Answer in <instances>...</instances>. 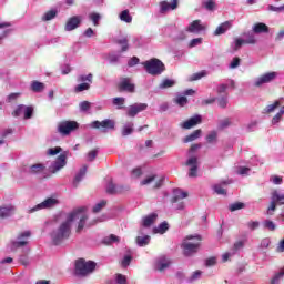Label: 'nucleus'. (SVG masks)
<instances>
[{"instance_id":"nucleus-57","label":"nucleus","mask_w":284,"mask_h":284,"mask_svg":"<svg viewBox=\"0 0 284 284\" xmlns=\"http://www.w3.org/2000/svg\"><path fill=\"white\" fill-rule=\"evenodd\" d=\"M213 190H214L215 194H219V195L227 194V192H225V189L221 187V185H219V184L214 185Z\"/></svg>"},{"instance_id":"nucleus-63","label":"nucleus","mask_w":284,"mask_h":284,"mask_svg":"<svg viewBox=\"0 0 284 284\" xmlns=\"http://www.w3.org/2000/svg\"><path fill=\"white\" fill-rule=\"evenodd\" d=\"M268 10L271 11V12H283L284 11V4L283 6H281V7H274V6H268Z\"/></svg>"},{"instance_id":"nucleus-64","label":"nucleus","mask_w":284,"mask_h":284,"mask_svg":"<svg viewBox=\"0 0 284 284\" xmlns=\"http://www.w3.org/2000/svg\"><path fill=\"white\" fill-rule=\"evenodd\" d=\"M250 172V168L247 166H239L237 168V174L243 175V174H247Z\"/></svg>"},{"instance_id":"nucleus-43","label":"nucleus","mask_w":284,"mask_h":284,"mask_svg":"<svg viewBox=\"0 0 284 284\" xmlns=\"http://www.w3.org/2000/svg\"><path fill=\"white\" fill-rule=\"evenodd\" d=\"M281 106V102L280 101H275L273 104H268L265 109L266 114H272V112H274V110H276V108Z\"/></svg>"},{"instance_id":"nucleus-37","label":"nucleus","mask_w":284,"mask_h":284,"mask_svg":"<svg viewBox=\"0 0 284 284\" xmlns=\"http://www.w3.org/2000/svg\"><path fill=\"white\" fill-rule=\"evenodd\" d=\"M170 265H172V261H170L169 258H166V262H159L156 265V270L159 272H163L164 270H168V267H170Z\"/></svg>"},{"instance_id":"nucleus-34","label":"nucleus","mask_w":284,"mask_h":284,"mask_svg":"<svg viewBox=\"0 0 284 284\" xmlns=\"http://www.w3.org/2000/svg\"><path fill=\"white\" fill-rule=\"evenodd\" d=\"M120 19L124 21V23H132V16H130V10H123L120 13Z\"/></svg>"},{"instance_id":"nucleus-14","label":"nucleus","mask_w":284,"mask_h":284,"mask_svg":"<svg viewBox=\"0 0 284 284\" xmlns=\"http://www.w3.org/2000/svg\"><path fill=\"white\" fill-rule=\"evenodd\" d=\"M144 110H148V103H135L129 106L126 115L134 119L139 112H144Z\"/></svg>"},{"instance_id":"nucleus-59","label":"nucleus","mask_w":284,"mask_h":284,"mask_svg":"<svg viewBox=\"0 0 284 284\" xmlns=\"http://www.w3.org/2000/svg\"><path fill=\"white\" fill-rule=\"evenodd\" d=\"M132 263V256L126 255L122 260V267H128Z\"/></svg>"},{"instance_id":"nucleus-7","label":"nucleus","mask_w":284,"mask_h":284,"mask_svg":"<svg viewBox=\"0 0 284 284\" xmlns=\"http://www.w3.org/2000/svg\"><path fill=\"white\" fill-rule=\"evenodd\" d=\"M64 165H68V155L65 153H61L49 166V172H51V174H57V172L63 170Z\"/></svg>"},{"instance_id":"nucleus-54","label":"nucleus","mask_w":284,"mask_h":284,"mask_svg":"<svg viewBox=\"0 0 284 284\" xmlns=\"http://www.w3.org/2000/svg\"><path fill=\"white\" fill-rule=\"evenodd\" d=\"M89 19L92 20L93 26H99V21L101 20V16L99 13H90Z\"/></svg>"},{"instance_id":"nucleus-15","label":"nucleus","mask_w":284,"mask_h":284,"mask_svg":"<svg viewBox=\"0 0 284 284\" xmlns=\"http://www.w3.org/2000/svg\"><path fill=\"white\" fill-rule=\"evenodd\" d=\"M185 165L191 166L190 171H189V176L196 178L199 175L197 174V172H199V159L196 156L190 158L186 161Z\"/></svg>"},{"instance_id":"nucleus-40","label":"nucleus","mask_w":284,"mask_h":284,"mask_svg":"<svg viewBox=\"0 0 284 284\" xmlns=\"http://www.w3.org/2000/svg\"><path fill=\"white\" fill-rule=\"evenodd\" d=\"M203 8L212 12L216 9V2L214 0H207L203 2Z\"/></svg>"},{"instance_id":"nucleus-19","label":"nucleus","mask_w":284,"mask_h":284,"mask_svg":"<svg viewBox=\"0 0 284 284\" xmlns=\"http://www.w3.org/2000/svg\"><path fill=\"white\" fill-rule=\"evenodd\" d=\"M203 30H205V27L203 24H201V20H194L187 27L186 32H192V33L199 34V32H203Z\"/></svg>"},{"instance_id":"nucleus-4","label":"nucleus","mask_w":284,"mask_h":284,"mask_svg":"<svg viewBox=\"0 0 284 284\" xmlns=\"http://www.w3.org/2000/svg\"><path fill=\"white\" fill-rule=\"evenodd\" d=\"M97 270V264L94 261H85V258H79L75 262V274L77 276H88Z\"/></svg>"},{"instance_id":"nucleus-11","label":"nucleus","mask_w":284,"mask_h":284,"mask_svg":"<svg viewBox=\"0 0 284 284\" xmlns=\"http://www.w3.org/2000/svg\"><path fill=\"white\" fill-rule=\"evenodd\" d=\"M118 90L120 92H129L130 94H133V92L136 90V85L132 83V79L121 78L120 82L118 83Z\"/></svg>"},{"instance_id":"nucleus-20","label":"nucleus","mask_w":284,"mask_h":284,"mask_svg":"<svg viewBox=\"0 0 284 284\" xmlns=\"http://www.w3.org/2000/svg\"><path fill=\"white\" fill-rule=\"evenodd\" d=\"M254 34H267L270 32V27L263 22H257L252 28Z\"/></svg>"},{"instance_id":"nucleus-60","label":"nucleus","mask_w":284,"mask_h":284,"mask_svg":"<svg viewBox=\"0 0 284 284\" xmlns=\"http://www.w3.org/2000/svg\"><path fill=\"white\" fill-rule=\"evenodd\" d=\"M116 283L118 284H128V278L123 274H116Z\"/></svg>"},{"instance_id":"nucleus-45","label":"nucleus","mask_w":284,"mask_h":284,"mask_svg":"<svg viewBox=\"0 0 284 284\" xmlns=\"http://www.w3.org/2000/svg\"><path fill=\"white\" fill-rule=\"evenodd\" d=\"M116 43L119 45H122V52H128L130 45L128 44V38H122L120 40H116Z\"/></svg>"},{"instance_id":"nucleus-3","label":"nucleus","mask_w":284,"mask_h":284,"mask_svg":"<svg viewBox=\"0 0 284 284\" xmlns=\"http://www.w3.org/2000/svg\"><path fill=\"white\" fill-rule=\"evenodd\" d=\"M142 65L146 70L148 74H151L152 77H159V74H163V72H165V64L156 58L142 62Z\"/></svg>"},{"instance_id":"nucleus-53","label":"nucleus","mask_w":284,"mask_h":284,"mask_svg":"<svg viewBox=\"0 0 284 284\" xmlns=\"http://www.w3.org/2000/svg\"><path fill=\"white\" fill-rule=\"evenodd\" d=\"M60 152H63V149H61V146H55L48 150L49 156H55V154H60Z\"/></svg>"},{"instance_id":"nucleus-6","label":"nucleus","mask_w":284,"mask_h":284,"mask_svg":"<svg viewBox=\"0 0 284 284\" xmlns=\"http://www.w3.org/2000/svg\"><path fill=\"white\" fill-rule=\"evenodd\" d=\"M74 130H79V122L77 121H63L58 125V132L63 136H68Z\"/></svg>"},{"instance_id":"nucleus-16","label":"nucleus","mask_w":284,"mask_h":284,"mask_svg":"<svg viewBox=\"0 0 284 284\" xmlns=\"http://www.w3.org/2000/svg\"><path fill=\"white\" fill-rule=\"evenodd\" d=\"M81 19H82L81 16H73L69 18L64 27L65 31L72 32V30H77V28L81 26Z\"/></svg>"},{"instance_id":"nucleus-49","label":"nucleus","mask_w":284,"mask_h":284,"mask_svg":"<svg viewBox=\"0 0 284 284\" xmlns=\"http://www.w3.org/2000/svg\"><path fill=\"white\" fill-rule=\"evenodd\" d=\"M219 139V134L216 131H212L210 134L206 135L207 143H214Z\"/></svg>"},{"instance_id":"nucleus-55","label":"nucleus","mask_w":284,"mask_h":284,"mask_svg":"<svg viewBox=\"0 0 284 284\" xmlns=\"http://www.w3.org/2000/svg\"><path fill=\"white\" fill-rule=\"evenodd\" d=\"M205 71H201V72H197V73H194L190 79L189 81H199L200 79H203V77H205Z\"/></svg>"},{"instance_id":"nucleus-47","label":"nucleus","mask_w":284,"mask_h":284,"mask_svg":"<svg viewBox=\"0 0 284 284\" xmlns=\"http://www.w3.org/2000/svg\"><path fill=\"white\" fill-rule=\"evenodd\" d=\"M153 181H156V175H149L144 180L140 182L141 185H150V183H153Z\"/></svg>"},{"instance_id":"nucleus-22","label":"nucleus","mask_w":284,"mask_h":284,"mask_svg":"<svg viewBox=\"0 0 284 284\" xmlns=\"http://www.w3.org/2000/svg\"><path fill=\"white\" fill-rule=\"evenodd\" d=\"M230 28H232V22L225 21L221 23L214 31L215 37H220V34H225Z\"/></svg>"},{"instance_id":"nucleus-32","label":"nucleus","mask_w":284,"mask_h":284,"mask_svg":"<svg viewBox=\"0 0 284 284\" xmlns=\"http://www.w3.org/2000/svg\"><path fill=\"white\" fill-rule=\"evenodd\" d=\"M31 90L33 92H43V90H45V84H43V82L33 81L31 83Z\"/></svg>"},{"instance_id":"nucleus-58","label":"nucleus","mask_w":284,"mask_h":284,"mask_svg":"<svg viewBox=\"0 0 284 284\" xmlns=\"http://www.w3.org/2000/svg\"><path fill=\"white\" fill-rule=\"evenodd\" d=\"M260 225L261 223L258 221H251L247 223L248 230H252V231L258 230Z\"/></svg>"},{"instance_id":"nucleus-12","label":"nucleus","mask_w":284,"mask_h":284,"mask_svg":"<svg viewBox=\"0 0 284 284\" xmlns=\"http://www.w3.org/2000/svg\"><path fill=\"white\" fill-rule=\"evenodd\" d=\"M282 201H283V197H281V194H278L277 191L273 192L271 197V204L267 207L266 214L268 216H274V212H276V205H283Z\"/></svg>"},{"instance_id":"nucleus-8","label":"nucleus","mask_w":284,"mask_h":284,"mask_svg":"<svg viewBox=\"0 0 284 284\" xmlns=\"http://www.w3.org/2000/svg\"><path fill=\"white\" fill-rule=\"evenodd\" d=\"M78 210H81L75 216H74V221L75 219H79V223H78V227L75 230V232L78 234H81V232H83V229L85 227V223L88 221V207L87 206H80L78 207Z\"/></svg>"},{"instance_id":"nucleus-26","label":"nucleus","mask_w":284,"mask_h":284,"mask_svg":"<svg viewBox=\"0 0 284 284\" xmlns=\"http://www.w3.org/2000/svg\"><path fill=\"white\" fill-rule=\"evenodd\" d=\"M203 131L201 129L193 131L191 134L184 138L183 143H192V141H196V139H199Z\"/></svg>"},{"instance_id":"nucleus-2","label":"nucleus","mask_w":284,"mask_h":284,"mask_svg":"<svg viewBox=\"0 0 284 284\" xmlns=\"http://www.w3.org/2000/svg\"><path fill=\"white\" fill-rule=\"evenodd\" d=\"M201 241H203V237L199 234L187 235L181 244L184 256H194L201 250Z\"/></svg>"},{"instance_id":"nucleus-10","label":"nucleus","mask_w":284,"mask_h":284,"mask_svg":"<svg viewBox=\"0 0 284 284\" xmlns=\"http://www.w3.org/2000/svg\"><path fill=\"white\" fill-rule=\"evenodd\" d=\"M277 77H278V72H275V71L266 72L260 75L255 80V88H261V85H265V83H272V81H276Z\"/></svg>"},{"instance_id":"nucleus-30","label":"nucleus","mask_w":284,"mask_h":284,"mask_svg":"<svg viewBox=\"0 0 284 284\" xmlns=\"http://www.w3.org/2000/svg\"><path fill=\"white\" fill-rule=\"evenodd\" d=\"M119 192H121V190H119L116 187V184L111 180L108 182V185H106V193L108 194H119Z\"/></svg>"},{"instance_id":"nucleus-46","label":"nucleus","mask_w":284,"mask_h":284,"mask_svg":"<svg viewBox=\"0 0 284 284\" xmlns=\"http://www.w3.org/2000/svg\"><path fill=\"white\" fill-rule=\"evenodd\" d=\"M245 204L243 202L233 203L229 206L230 212H236V210H243Z\"/></svg>"},{"instance_id":"nucleus-18","label":"nucleus","mask_w":284,"mask_h":284,"mask_svg":"<svg viewBox=\"0 0 284 284\" xmlns=\"http://www.w3.org/2000/svg\"><path fill=\"white\" fill-rule=\"evenodd\" d=\"M160 12L162 14H165V12H169V10H176L179 8V0H172V3H169L168 1L160 2Z\"/></svg>"},{"instance_id":"nucleus-33","label":"nucleus","mask_w":284,"mask_h":284,"mask_svg":"<svg viewBox=\"0 0 284 284\" xmlns=\"http://www.w3.org/2000/svg\"><path fill=\"white\" fill-rule=\"evenodd\" d=\"M176 85V81L170 80V79H164L162 83L160 84L161 90H166L168 88H174Z\"/></svg>"},{"instance_id":"nucleus-28","label":"nucleus","mask_w":284,"mask_h":284,"mask_svg":"<svg viewBox=\"0 0 284 284\" xmlns=\"http://www.w3.org/2000/svg\"><path fill=\"white\" fill-rule=\"evenodd\" d=\"M170 230L168 222H162L158 227L153 229V234H165Z\"/></svg>"},{"instance_id":"nucleus-25","label":"nucleus","mask_w":284,"mask_h":284,"mask_svg":"<svg viewBox=\"0 0 284 284\" xmlns=\"http://www.w3.org/2000/svg\"><path fill=\"white\" fill-rule=\"evenodd\" d=\"M173 197H172V203H178V201H181L183 199H187L189 194L187 192L181 190V189H175L173 191Z\"/></svg>"},{"instance_id":"nucleus-31","label":"nucleus","mask_w":284,"mask_h":284,"mask_svg":"<svg viewBox=\"0 0 284 284\" xmlns=\"http://www.w3.org/2000/svg\"><path fill=\"white\" fill-rule=\"evenodd\" d=\"M244 37H246V40H244L246 45H256V37L254 36L253 32L248 31L244 33Z\"/></svg>"},{"instance_id":"nucleus-9","label":"nucleus","mask_w":284,"mask_h":284,"mask_svg":"<svg viewBox=\"0 0 284 284\" xmlns=\"http://www.w3.org/2000/svg\"><path fill=\"white\" fill-rule=\"evenodd\" d=\"M54 205H59V200H57L54 197H48L42 203L37 204L34 207H31L29 210V214L39 212V210H50V207H54Z\"/></svg>"},{"instance_id":"nucleus-38","label":"nucleus","mask_w":284,"mask_h":284,"mask_svg":"<svg viewBox=\"0 0 284 284\" xmlns=\"http://www.w3.org/2000/svg\"><path fill=\"white\" fill-rule=\"evenodd\" d=\"M57 17V10H50L44 13L42 21H52Z\"/></svg>"},{"instance_id":"nucleus-56","label":"nucleus","mask_w":284,"mask_h":284,"mask_svg":"<svg viewBox=\"0 0 284 284\" xmlns=\"http://www.w3.org/2000/svg\"><path fill=\"white\" fill-rule=\"evenodd\" d=\"M99 155V149H93L88 153V161H94Z\"/></svg>"},{"instance_id":"nucleus-41","label":"nucleus","mask_w":284,"mask_h":284,"mask_svg":"<svg viewBox=\"0 0 284 284\" xmlns=\"http://www.w3.org/2000/svg\"><path fill=\"white\" fill-rule=\"evenodd\" d=\"M121 132L122 136H130L134 132V124L123 126Z\"/></svg>"},{"instance_id":"nucleus-61","label":"nucleus","mask_w":284,"mask_h":284,"mask_svg":"<svg viewBox=\"0 0 284 284\" xmlns=\"http://www.w3.org/2000/svg\"><path fill=\"white\" fill-rule=\"evenodd\" d=\"M132 176H134L135 179H139V176H141L143 174V170L141 168H135L131 171Z\"/></svg>"},{"instance_id":"nucleus-1","label":"nucleus","mask_w":284,"mask_h":284,"mask_svg":"<svg viewBox=\"0 0 284 284\" xmlns=\"http://www.w3.org/2000/svg\"><path fill=\"white\" fill-rule=\"evenodd\" d=\"M83 209H75L71 213L68 214L67 221L63 222L60 227L58 229V232L52 233V241L54 245H60V243L65 240L70 239V225L74 221V217L79 212H81Z\"/></svg>"},{"instance_id":"nucleus-21","label":"nucleus","mask_w":284,"mask_h":284,"mask_svg":"<svg viewBox=\"0 0 284 284\" xmlns=\"http://www.w3.org/2000/svg\"><path fill=\"white\" fill-rule=\"evenodd\" d=\"M88 172V166L84 165L82 166L78 174L75 175L74 180H73V187H79V184L83 181V178L85 176Z\"/></svg>"},{"instance_id":"nucleus-27","label":"nucleus","mask_w":284,"mask_h":284,"mask_svg":"<svg viewBox=\"0 0 284 284\" xmlns=\"http://www.w3.org/2000/svg\"><path fill=\"white\" fill-rule=\"evenodd\" d=\"M45 171V165L38 163L30 166L29 174H42Z\"/></svg>"},{"instance_id":"nucleus-24","label":"nucleus","mask_w":284,"mask_h":284,"mask_svg":"<svg viewBox=\"0 0 284 284\" xmlns=\"http://www.w3.org/2000/svg\"><path fill=\"white\" fill-rule=\"evenodd\" d=\"M14 214V206L7 205L0 207V219H8L9 216H12Z\"/></svg>"},{"instance_id":"nucleus-48","label":"nucleus","mask_w":284,"mask_h":284,"mask_svg":"<svg viewBox=\"0 0 284 284\" xmlns=\"http://www.w3.org/2000/svg\"><path fill=\"white\" fill-rule=\"evenodd\" d=\"M79 108H80L81 112H88V110H90V108H92V103H90L88 101H82V102H80Z\"/></svg>"},{"instance_id":"nucleus-13","label":"nucleus","mask_w":284,"mask_h":284,"mask_svg":"<svg viewBox=\"0 0 284 284\" xmlns=\"http://www.w3.org/2000/svg\"><path fill=\"white\" fill-rule=\"evenodd\" d=\"M114 120H103V121H93L91 123V128H93L94 130H101L103 129V132H108V130H114Z\"/></svg>"},{"instance_id":"nucleus-35","label":"nucleus","mask_w":284,"mask_h":284,"mask_svg":"<svg viewBox=\"0 0 284 284\" xmlns=\"http://www.w3.org/2000/svg\"><path fill=\"white\" fill-rule=\"evenodd\" d=\"M113 105H116L118 110H123L125 108V98H113Z\"/></svg>"},{"instance_id":"nucleus-23","label":"nucleus","mask_w":284,"mask_h":284,"mask_svg":"<svg viewBox=\"0 0 284 284\" xmlns=\"http://www.w3.org/2000/svg\"><path fill=\"white\" fill-rule=\"evenodd\" d=\"M156 219H159L156 213H151L150 215L144 216L142 220L143 227H150L151 225H154Z\"/></svg>"},{"instance_id":"nucleus-62","label":"nucleus","mask_w":284,"mask_h":284,"mask_svg":"<svg viewBox=\"0 0 284 284\" xmlns=\"http://www.w3.org/2000/svg\"><path fill=\"white\" fill-rule=\"evenodd\" d=\"M26 245H28V241H17V242H13L12 243V246L16 247V248H19V247H26Z\"/></svg>"},{"instance_id":"nucleus-29","label":"nucleus","mask_w":284,"mask_h":284,"mask_svg":"<svg viewBox=\"0 0 284 284\" xmlns=\"http://www.w3.org/2000/svg\"><path fill=\"white\" fill-rule=\"evenodd\" d=\"M150 235L138 236L135 239V243L139 245V247H145V245H150Z\"/></svg>"},{"instance_id":"nucleus-36","label":"nucleus","mask_w":284,"mask_h":284,"mask_svg":"<svg viewBox=\"0 0 284 284\" xmlns=\"http://www.w3.org/2000/svg\"><path fill=\"white\" fill-rule=\"evenodd\" d=\"M174 103L180 108H185L187 105V98L185 95H179L174 99Z\"/></svg>"},{"instance_id":"nucleus-5","label":"nucleus","mask_w":284,"mask_h":284,"mask_svg":"<svg viewBox=\"0 0 284 284\" xmlns=\"http://www.w3.org/2000/svg\"><path fill=\"white\" fill-rule=\"evenodd\" d=\"M21 114H23V119L26 121H28V119H32L33 114H34V106L32 105H24V104H20L16 108V110L11 113L12 116H14V119L21 116Z\"/></svg>"},{"instance_id":"nucleus-39","label":"nucleus","mask_w":284,"mask_h":284,"mask_svg":"<svg viewBox=\"0 0 284 284\" xmlns=\"http://www.w3.org/2000/svg\"><path fill=\"white\" fill-rule=\"evenodd\" d=\"M119 236L114 234H111L110 236L103 239L104 245H110V243H119Z\"/></svg>"},{"instance_id":"nucleus-51","label":"nucleus","mask_w":284,"mask_h":284,"mask_svg":"<svg viewBox=\"0 0 284 284\" xmlns=\"http://www.w3.org/2000/svg\"><path fill=\"white\" fill-rule=\"evenodd\" d=\"M85 90H90V83L83 82L75 87V92H83Z\"/></svg>"},{"instance_id":"nucleus-42","label":"nucleus","mask_w":284,"mask_h":284,"mask_svg":"<svg viewBox=\"0 0 284 284\" xmlns=\"http://www.w3.org/2000/svg\"><path fill=\"white\" fill-rule=\"evenodd\" d=\"M106 205H108V201L102 200L100 203H98L93 206V213L97 214V213L101 212V210H103V207H105Z\"/></svg>"},{"instance_id":"nucleus-44","label":"nucleus","mask_w":284,"mask_h":284,"mask_svg":"<svg viewBox=\"0 0 284 284\" xmlns=\"http://www.w3.org/2000/svg\"><path fill=\"white\" fill-rule=\"evenodd\" d=\"M284 276V267L274 275V277L271 280V284H278L281 283V278Z\"/></svg>"},{"instance_id":"nucleus-50","label":"nucleus","mask_w":284,"mask_h":284,"mask_svg":"<svg viewBox=\"0 0 284 284\" xmlns=\"http://www.w3.org/2000/svg\"><path fill=\"white\" fill-rule=\"evenodd\" d=\"M264 227L268 230L270 232H274L276 230V224L270 220H266L264 222Z\"/></svg>"},{"instance_id":"nucleus-52","label":"nucleus","mask_w":284,"mask_h":284,"mask_svg":"<svg viewBox=\"0 0 284 284\" xmlns=\"http://www.w3.org/2000/svg\"><path fill=\"white\" fill-rule=\"evenodd\" d=\"M239 65H241V58L235 57V58H233V60H232V62L230 63L229 68H230L231 70H234V69L239 68Z\"/></svg>"},{"instance_id":"nucleus-17","label":"nucleus","mask_w":284,"mask_h":284,"mask_svg":"<svg viewBox=\"0 0 284 284\" xmlns=\"http://www.w3.org/2000/svg\"><path fill=\"white\" fill-rule=\"evenodd\" d=\"M200 123H203V118L201 115H194L191 119H189L187 121H185L181 128H183V130H192V128H194V125H199Z\"/></svg>"}]
</instances>
